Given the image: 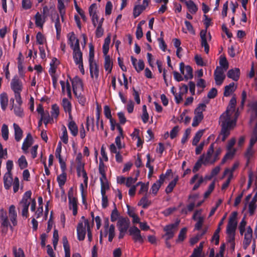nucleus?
<instances>
[{
	"mask_svg": "<svg viewBox=\"0 0 257 257\" xmlns=\"http://www.w3.org/2000/svg\"><path fill=\"white\" fill-rule=\"evenodd\" d=\"M8 214V217L6 216L2 219L3 222L1 224V228H4L2 231L3 233L7 232L9 227L13 232L14 227L18 224V215L14 205H11L9 207Z\"/></svg>",
	"mask_w": 257,
	"mask_h": 257,
	"instance_id": "nucleus-1",
	"label": "nucleus"
},
{
	"mask_svg": "<svg viewBox=\"0 0 257 257\" xmlns=\"http://www.w3.org/2000/svg\"><path fill=\"white\" fill-rule=\"evenodd\" d=\"M236 120L229 118L225 115H221L219 122L222 127L220 137H222V141H224L230 134V131L236 125Z\"/></svg>",
	"mask_w": 257,
	"mask_h": 257,
	"instance_id": "nucleus-2",
	"label": "nucleus"
},
{
	"mask_svg": "<svg viewBox=\"0 0 257 257\" xmlns=\"http://www.w3.org/2000/svg\"><path fill=\"white\" fill-rule=\"evenodd\" d=\"M237 213L233 212L231 213L228 219L226 232L229 242H232L234 239L235 230L237 225Z\"/></svg>",
	"mask_w": 257,
	"mask_h": 257,
	"instance_id": "nucleus-3",
	"label": "nucleus"
},
{
	"mask_svg": "<svg viewBox=\"0 0 257 257\" xmlns=\"http://www.w3.org/2000/svg\"><path fill=\"white\" fill-rule=\"evenodd\" d=\"M115 226L113 224L109 225V219L105 218L103 221V230L100 231V240H101L102 237L108 236V240L109 242H111L115 236Z\"/></svg>",
	"mask_w": 257,
	"mask_h": 257,
	"instance_id": "nucleus-4",
	"label": "nucleus"
},
{
	"mask_svg": "<svg viewBox=\"0 0 257 257\" xmlns=\"http://www.w3.org/2000/svg\"><path fill=\"white\" fill-rule=\"evenodd\" d=\"M206 106L204 103L199 104L194 110V116L193 119L192 126H197L204 118L203 111L205 110Z\"/></svg>",
	"mask_w": 257,
	"mask_h": 257,
	"instance_id": "nucleus-5",
	"label": "nucleus"
},
{
	"mask_svg": "<svg viewBox=\"0 0 257 257\" xmlns=\"http://www.w3.org/2000/svg\"><path fill=\"white\" fill-rule=\"evenodd\" d=\"M236 100L235 97H232L230 99L229 105L227 107L226 110L221 115H225L229 118L236 120L238 117L237 111H235V105Z\"/></svg>",
	"mask_w": 257,
	"mask_h": 257,
	"instance_id": "nucleus-6",
	"label": "nucleus"
},
{
	"mask_svg": "<svg viewBox=\"0 0 257 257\" xmlns=\"http://www.w3.org/2000/svg\"><path fill=\"white\" fill-rule=\"evenodd\" d=\"M68 206L70 210H72L73 215L76 216L77 214L78 201L77 199L73 196L72 188H71L68 193Z\"/></svg>",
	"mask_w": 257,
	"mask_h": 257,
	"instance_id": "nucleus-7",
	"label": "nucleus"
},
{
	"mask_svg": "<svg viewBox=\"0 0 257 257\" xmlns=\"http://www.w3.org/2000/svg\"><path fill=\"white\" fill-rule=\"evenodd\" d=\"M90 226L89 222L86 219L84 222H79L77 227V238L79 240H83L85 237L86 229L88 232V226Z\"/></svg>",
	"mask_w": 257,
	"mask_h": 257,
	"instance_id": "nucleus-8",
	"label": "nucleus"
},
{
	"mask_svg": "<svg viewBox=\"0 0 257 257\" xmlns=\"http://www.w3.org/2000/svg\"><path fill=\"white\" fill-rule=\"evenodd\" d=\"M179 223L180 220H177L175 223L169 224L164 227V230L166 233L163 237L165 240H169L173 237L176 229L179 224Z\"/></svg>",
	"mask_w": 257,
	"mask_h": 257,
	"instance_id": "nucleus-9",
	"label": "nucleus"
},
{
	"mask_svg": "<svg viewBox=\"0 0 257 257\" xmlns=\"http://www.w3.org/2000/svg\"><path fill=\"white\" fill-rule=\"evenodd\" d=\"M73 87V91L75 96L81 92L83 90V83L82 80L78 76H75L70 79Z\"/></svg>",
	"mask_w": 257,
	"mask_h": 257,
	"instance_id": "nucleus-10",
	"label": "nucleus"
},
{
	"mask_svg": "<svg viewBox=\"0 0 257 257\" xmlns=\"http://www.w3.org/2000/svg\"><path fill=\"white\" fill-rule=\"evenodd\" d=\"M96 5L95 4H92L89 8V13L91 18L92 24L94 27H96L97 25H99V23L101 21V19H99V17L96 14Z\"/></svg>",
	"mask_w": 257,
	"mask_h": 257,
	"instance_id": "nucleus-11",
	"label": "nucleus"
},
{
	"mask_svg": "<svg viewBox=\"0 0 257 257\" xmlns=\"http://www.w3.org/2000/svg\"><path fill=\"white\" fill-rule=\"evenodd\" d=\"M214 152V143L210 145L206 154H203V164H213L216 161V158H212V154Z\"/></svg>",
	"mask_w": 257,
	"mask_h": 257,
	"instance_id": "nucleus-12",
	"label": "nucleus"
},
{
	"mask_svg": "<svg viewBox=\"0 0 257 257\" xmlns=\"http://www.w3.org/2000/svg\"><path fill=\"white\" fill-rule=\"evenodd\" d=\"M11 87L15 94L21 93L22 90L23 84L21 80L17 76L14 77L11 82Z\"/></svg>",
	"mask_w": 257,
	"mask_h": 257,
	"instance_id": "nucleus-13",
	"label": "nucleus"
},
{
	"mask_svg": "<svg viewBox=\"0 0 257 257\" xmlns=\"http://www.w3.org/2000/svg\"><path fill=\"white\" fill-rule=\"evenodd\" d=\"M67 38L68 39V43L72 50L80 47L79 40L73 32L69 33L67 35Z\"/></svg>",
	"mask_w": 257,
	"mask_h": 257,
	"instance_id": "nucleus-14",
	"label": "nucleus"
},
{
	"mask_svg": "<svg viewBox=\"0 0 257 257\" xmlns=\"http://www.w3.org/2000/svg\"><path fill=\"white\" fill-rule=\"evenodd\" d=\"M51 19L55 24L56 31V38L57 39H59L61 33V24L59 16L57 13L55 12L54 14L51 15Z\"/></svg>",
	"mask_w": 257,
	"mask_h": 257,
	"instance_id": "nucleus-15",
	"label": "nucleus"
},
{
	"mask_svg": "<svg viewBox=\"0 0 257 257\" xmlns=\"http://www.w3.org/2000/svg\"><path fill=\"white\" fill-rule=\"evenodd\" d=\"M129 233L132 236L135 242L142 243L144 241L143 238L141 234L140 229L136 226H133L129 229Z\"/></svg>",
	"mask_w": 257,
	"mask_h": 257,
	"instance_id": "nucleus-16",
	"label": "nucleus"
},
{
	"mask_svg": "<svg viewBox=\"0 0 257 257\" xmlns=\"http://www.w3.org/2000/svg\"><path fill=\"white\" fill-rule=\"evenodd\" d=\"M225 71L216 68L214 72V79L217 85H221L225 78Z\"/></svg>",
	"mask_w": 257,
	"mask_h": 257,
	"instance_id": "nucleus-17",
	"label": "nucleus"
},
{
	"mask_svg": "<svg viewBox=\"0 0 257 257\" xmlns=\"http://www.w3.org/2000/svg\"><path fill=\"white\" fill-rule=\"evenodd\" d=\"M33 142L34 140L31 134L28 133L26 138L24 139L22 146V150L24 153L26 154L28 153V149L32 145Z\"/></svg>",
	"mask_w": 257,
	"mask_h": 257,
	"instance_id": "nucleus-18",
	"label": "nucleus"
},
{
	"mask_svg": "<svg viewBox=\"0 0 257 257\" xmlns=\"http://www.w3.org/2000/svg\"><path fill=\"white\" fill-rule=\"evenodd\" d=\"M244 232V240L243 241V248L246 249L251 243L252 238V230L250 226H248Z\"/></svg>",
	"mask_w": 257,
	"mask_h": 257,
	"instance_id": "nucleus-19",
	"label": "nucleus"
},
{
	"mask_svg": "<svg viewBox=\"0 0 257 257\" xmlns=\"http://www.w3.org/2000/svg\"><path fill=\"white\" fill-rule=\"evenodd\" d=\"M130 221L128 218H120L117 223V226L119 231H126L130 226Z\"/></svg>",
	"mask_w": 257,
	"mask_h": 257,
	"instance_id": "nucleus-20",
	"label": "nucleus"
},
{
	"mask_svg": "<svg viewBox=\"0 0 257 257\" xmlns=\"http://www.w3.org/2000/svg\"><path fill=\"white\" fill-rule=\"evenodd\" d=\"M61 169L62 170V172L61 174H60L57 176V181L60 189L61 190L63 193H64L63 186L66 182L67 174L65 172V167H63V168Z\"/></svg>",
	"mask_w": 257,
	"mask_h": 257,
	"instance_id": "nucleus-21",
	"label": "nucleus"
},
{
	"mask_svg": "<svg viewBox=\"0 0 257 257\" xmlns=\"http://www.w3.org/2000/svg\"><path fill=\"white\" fill-rule=\"evenodd\" d=\"M131 59L133 65L137 72L139 73L144 69L145 63L143 60L141 59L138 60L133 56H131Z\"/></svg>",
	"mask_w": 257,
	"mask_h": 257,
	"instance_id": "nucleus-22",
	"label": "nucleus"
},
{
	"mask_svg": "<svg viewBox=\"0 0 257 257\" xmlns=\"http://www.w3.org/2000/svg\"><path fill=\"white\" fill-rule=\"evenodd\" d=\"M67 126L72 136L76 137L77 136L78 134V127L76 122L73 120L72 117L71 118H68Z\"/></svg>",
	"mask_w": 257,
	"mask_h": 257,
	"instance_id": "nucleus-23",
	"label": "nucleus"
},
{
	"mask_svg": "<svg viewBox=\"0 0 257 257\" xmlns=\"http://www.w3.org/2000/svg\"><path fill=\"white\" fill-rule=\"evenodd\" d=\"M149 3V0H143V3L142 5H137L135 6L133 12L134 17L137 18L148 7Z\"/></svg>",
	"mask_w": 257,
	"mask_h": 257,
	"instance_id": "nucleus-24",
	"label": "nucleus"
},
{
	"mask_svg": "<svg viewBox=\"0 0 257 257\" xmlns=\"http://www.w3.org/2000/svg\"><path fill=\"white\" fill-rule=\"evenodd\" d=\"M15 99L11 98L10 100L11 103H12L11 110H13L15 114L20 117H23L24 116V112L23 109L21 105H16L14 104Z\"/></svg>",
	"mask_w": 257,
	"mask_h": 257,
	"instance_id": "nucleus-25",
	"label": "nucleus"
},
{
	"mask_svg": "<svg viewBox=\"0 0 257 257\" xmlns=\"http://www.w3.org/2000/svg\"><path fill=\"white\" fill-rule=\"evenodd\" d=\"M60 83L61 86L62 92L63 94H67L69 98H72L71 89L69 82L68 80L66 81H60Z\"/></svg>",
	"mask_w": 257,
	"mask_h": 257,
	"instance_id": "nucleus-26",
	"label": "nucleus"
},
{
	"mask_svg": "<svg viewBox=\"0 0 257 257\" xmlns=\"http://www.w3.org/2000/svg\"><path fill=\"white\" fill-rule=\"evenodd\" d=\"M46 18L42 14L37 12L34 16L35 25L37 27L43 28L45 23L46 21Z\"/></svg>",
	"mask_w": 257,
	"mask_h": 257,
	"instance_id": "nucleus-27",
	"label": "nucleus"
},
{
	"mask_svg": "<svg viewBox=\"0 0 257 257\" xmlns=\"http://www.w3.org/2000/svg\"><path fill=\"white\" fill-rule=\"evenodd\" d=\"M62 105L65 113H68L69 118H71L72 104L71 102L66 98H63L62 101Z\"/></svg>",
	"mask_w": 257,
	"mask_h": 257,
	"instance_id": "nucleus-28",
	"label": "nucleus"
},
{
	"mask_svg": "<svg viewBox=\"0 0 257 257\" xmlns=\"http://www.w3.org/2000/svg\"><path fill=\"white\" fill-rule=\"evenodd\" d=\"M90 76L97 80L99 76V68L96 63L89 64Z\"/></svg>",
	"mask_w": 257,
	"mask_h": 257,
	"instance_id": "nucleus-29",
	"label": "nucleus"
},
{
	"mask_svg": "<svg viewBox=\"0 0 257 257\" xmlns=\"http://www.w3.org/2000/svg\"><path fill=\"white\" fill-rule=\"evenodd\" d=\"M248 113L250 115V120L253 121L257 117V102H252L248 104Z\"/></svg>",
	"mask_w": 257,
	"mask_h": 257,
	"instance_id": "nucleus-30",
	"label": "nucleus"
},
{
	"mask_svg": "<svg viewBox=\"0 0 257 257\" xmlns=\"http://www.w3.org/2000/svg\"><path fill=\"white\" fill-rule=\"evenodd\" d=\"M197 179H198V181L194 184L193 187V190L194 191L197 190L204 181L203 177L196 174L191 179L190 183L191 184H194Z\"/></svg>",
	"mask_w": 257,
	"mask_h": 257,
	"instance_id": "nucleus-31",
	"label": "nucleus"
},
{
	"mask_svg": "<svg viewBox=\"0 0 257 257\" xmlns=\"http://www.w3.org/2000/svg\"><path fill=\"white\" fill-rule=\"evenodd\" d=\"M73 50V58L76 65L83 62L82 53L80 47Z\"/></svg>",
	"mask_w": 257,
	"mask_h": 257,
	"instance_id": "nucleus-32",
	"label": "nucleus"
},
{
	"mask_svg": "<svg viewBox=\"0 0 257 257\" xmlns=\"http://www.w3.org/2000/svg\"><path fill=\"white\" fill-rule=\"evenodd\" d=\"M13 127L14 129L15 139L16 142H19L23 138V132L19 125L16 123H13Z\"/></svg>",
	"mask_w": 257,
	"mask_h": 257,
	"instance_id": "nucleus-33",
	"label": "nucleus"
},
{
	"mask_svg": "<svg viewBox=\"0 0 257 257\" xmlns=\"http://www.w3.org/2000/svg\"><path fill=\"white\" fill-rule=\"evenodd\" d=\"M13 177L12 173H6L4 176V187L6 189H9L12 185Z\"/></svg>",
	"mask_w": 257,
	"mask_h": 257,
	"instance_id": "nucleus-34",
	"label": "nucleus"
},
{
	"mask_svg": "<svg viewBox=\"0 0 257 257\" xmlns=\"http://www.w3.org/2000/svg\"><path fill=\"white\" fill-rule=\"evenodd\" d=\"M108 168L103 162L101 158H99V163L98 166L99 173L100 174L101 177L100 178H106V172L107 171Z\"/></svg>",
	"mask_w": 257,
	"mask_h": 257,
	"instance_id": "nucleus-35",
	"label": "nucleus"
},
{
	"mask_svg": "<svg viewBox=\"0 0 257 257\" xmlns=\"http://www.w3.org/2000/svg\"><path fill=\"white\" fill-rule=\"evenodd\" d=\"M240 75V70L238 68H235L229 70L227 72V77L234 81H237Z\"/></svg>",
	"mask_w": 257,
	"mask_h": 257,
	"instance_id": "nucleus-36",
	"label": "nucleus"
},
{
	"mask_svg": "<svg viewBox=\"0 0 257 257\" xmlns=\"http://www.w3.org/2000/svg\"><path fill=\"white\" fill-rule=\"evenodd\" d=\"M239 162H235L231 168H226L225 169L222 178H224L226 176H229L233 178V174L236 169L239 166Z\"/></svg>",
	"mask_w": 257,
	"mask_h": 257,
	"instance_id": "nucleus-37",
	"label": "nucleus"
},
{
	"mask_svg": "<svg viewBox=\"0 0 257 257\" xmlns=\"http://www.w3.org/2000/svg\"><path fill=\"white\" fill-rule=\"evenodd\" d=\"M61 133L60 135V138L61 141L65 144H67L69 141L68 134L66 126L62 125L61 128Z\"/></svg>",
	"mask_w": 257,
	"mask_h": 257,
	"instance_id": "nucleus-38",
	"label": "nucleus"
},
{
	"mask_svg": "<svg viewBox=\"0 0 257 257\" xmlns=\"http://www.w3.org/2000/svg\"><path fill=\"white\" fill-rule=\"evenodd\" d=\"M61 142H59L56 149L55 156L59 160V162L61 165V168H63V167H65V164L61 156Z\"/></svg>",
	"mask_w": 257,
	"mask_h": 257,
	"instance_id": "nucleus-39",
	"label": "nucleus"
},
{
	"mask_svg": "<svg viewBox=\"0 0 257 257\" xmlns=\"http://www.w3.org/2000/svg\"><path fill=\"white\" fill-rule=\"evenodd\" d=\"M112 66L113 62L109 56L106 55V56H104V69L106 71L108 72V73H110L111 72Z\"/></svg>",
	"mask_w": 257,
	"mask_h": 257,
	"instance_id": "nucleus-40",
	"label": "nucleus"
},
{
	"mask_svg": "<svg viewBox=\"0 0 257 257\" xmlns=\"http://www.w3.org/2000/svg\"><path fill=\"white\" fill-rule=\"evenodd\" d=\"M62 242L65 252L64 257H70V248L67 238L66 236L63 237Z\"/></svg>",
	"mask_w": 257,
	"mask_h": 257,
	"instance_id": "nucleus-41",
	"label": "nucleus"
},
{
	"mask_svg": "<svg viewBox=\"0 0 257 257\" xmlns=\"http://www.w3.org/2000/svg\"><path fill=\"white\" fill-rule=\"evenodd\" d=\"M252 147L253 146H250V145H249L244 154V157L246 159V165H248L250 159L254 156V151Z\"/></svg>",
	"mask_w": 257,
	"mask_h": 257,
	"instance_id": "nucleus-42",
	"label": "nucleus"
},
{
	"mask_svg": "<svg viewBox=\"0 0 257 257\" xmlns=\"http://www.w3.org/2000/svg\"><path fill=\"white\" fill-rule=\"evenodd\" d=\"M100 184H101V194L104 195L106 194V192L109 188V184L106 178H100Z\"/></svg>",
	"mask_w": 257,
	"mask_h": 257,
	"instance_id": "nucleus-43",
	"label": "nucleus"
},
{
	"mask_svg": "<svg viewBox=\"0 0 257 257\" xmlns=\"http://www.w3.org/2000/svg\"><path fill=\"white\" fill-rule=\"evenodd\" d=\"M219 66H217L216 68H221V70L224 71H226L228 68V63L226 60V58L224 56H221L219 58Z\"/></svg>",
	"mask_w": 257,
	"mask_h": 257,
	"instance_id": "nucleus-44",
	"label": "nucleus"
},
{
	"mask_svg": "<svg viewBox=\"0 0 257 257\" xmlns=\"http://www.w3.org/2000/svg\"><path fill=\"white\" fill-rule=\"evenodd\" d=\"M32 192L30 190L26 191L23 195L21 200L20 201V203H26L30 205L31 200Z\"/></svg>",
	"mask_w": 257,
	"mask_h": 257,
	"instance_id": "nucleus-45",
	"label": "nucleus"
},
{
	"mask_svg": "<svg viewBox=\"0 0 257 257\" xmlns=\"http://www.w3.org/2000/svg\"><path fill=\"white\" fill-rule=\"evenodd\" d=\"M110 36L109 35L107 36V37L105 39L104 44L102 46V49H103V53L104 55V56H106V55H108L107 53L109 51V44L110 43Z\"/></svg>",
	"mask_w": 257,
	"mask_h": 257,
	"instance_id": "nucleus-46",
	"label": "nucleus"
},
{
	"mask_svg": "<svg viewBox=\"0 0 257 257\" xmlns=\"http://www.w3.org/2000/svg\"><path fill=\"white\" fill-rule=\"evenodd\" d=\"M59 64V61L57 59L55 58L52 59L50 63V68L49 70V74L56 73L57 66Z\"/></svg>",
	"mask_w": 257,
	"mask_h": 257,
	"instance_id": "nucleus-47",
	"label": "nucleus"
},
{
	"mask_svg": "<svg viewBox=\"0 0 257 257\" xmlns=\"http://www.w3.org/2000/svg\"><path fill=\"white\" fill-rule=\"evenodd\" d=\"M58 9L60 13L62 22H63L65 14V6L63 3V0H58Z\"/></svg>",
	"mask_w": 257,
	"mask_h": 257,
	"instance_id": "nucleus-48",
	"label": "nucleus"
},
{
	"mask_svg": "<svg viewBox=\"0 0 257 257\" xmlns=\"http://www.w3.org/2000/svg\"><path fill=\"white\" fill-rule=\"evenodd\" d=\"M104 21V18H101V21L99 23V25H98L96 27V29L95 31V36L97 38L101 37L104 33V30L102 27V24Z\"/></svg>",
	"mask_w": 257,
	"mask_h": 257,
	"instance_id": "nucleus-49",
	"label": "nucleus"
},
{
	"mask_svg": "<svg viewBox=\"0 0 257 257\" xmlns=\"http://www.w3.org/2000/svg\"><path fill=\"white\" fill-rule=\"evenodd\" d=\"M235 89V87H234V83L232 82L230 83L228 85H227L225 87L224 95L225 96H229L232 92H233Z\"/></svg>",
	"mask_w": 257,
	"mask_h": 257,
	"instance_id": "nucleus-50",
	"label": "nucleus"
},
{
	"mask_svg": "<svg viewBox=\"0 0 257 257\" xmlns=\"http://www.w3.org/2000/svg\"><path fill=\"white\" fill-rule=\"evenodd\" d=\"M17 163L21 169H24L28 167V162L26 157L22 155L18 159Z\"/></svg>",
	"mask_w": 257,
	"mask_h": 257,
	"instance_id": "nucleus-51",
	"label": "nucleus"
},
{
	"mask_svg": "<svg viewBox=\"0 0 257 257\" xmlns=\"http://www.w3.org/2000/svg\"><path fill=\"white\" fill-rule=\"evenodd\" d=\"M151 204V201L148 199L146 195L142 197L138 203V205L142 206L144 208H147Z\"/></svg>",
	"mask_w": 257,
	"mask_h": 257,
	"instance_id": "nucleus-52",
	"label": "nucleus"
},
{
	"mask_svg": "<svg viewBox=\"0 0 257 257\" xmlns=\"http://www.w3.org/2000/svg\"><path fill=\"white\" fill-rule=\"evenodd\" d=\"M195 207V204L194 202H192L189 204L186 207H184L181 211V213L184 215H187L188 212H191L193 210Z\"/></svg>",
	"mask_w": 257,
	"mask_h": 257,
	"instance_id": "nucleus-53",
	"label": "nucleus"
},
{
	"mask_svg": "<svg viewBox=\"0 0 257 257\" xmlns=\"http://www.w3.org/2000/svg\"><path fill=\"white\" fill-rule=\"evenodd\" d=\"M178 180V178L177 177L175 178H174V180H172L169 184V185L167 186V187L165 189V191H166V193L169 194L173 191L174 188L175 187V186L177 184Z\"/></svg>",
	"mask_w": 257,
	"mask_h": 257,
	"instance_id": "nucleus-54",
	"label": "nucleus"
},
{
	"mask_svg": "<svg viewBox=\"0 0 257 257\" xmlns=\"http://www.w3.org/2000/svg\"><path fill=\"white\" fill-rule=\"evenodd\" d=\"M8 104V97L6 93L1 94V108L5 110Z\"/></svg>",
	"mask_w": 257,
	"mask_h": 257,
	"instance_id": "nucleus-55",
	"label": "nucleus"
},
{
	"mask_svg": "<svg viewBox=\"0 0 257 257\" xmlns=\"http://www.w3.org/2000/svg\"><path fill=\"white\" fill-rule=\"evenodd\" d=\"M20 206L22 207V215L23 217L26 218L28 217L29 215L28 209L30 206L29 204L26 203H19Z\"/></svg>",
	"mask_w": 257,
	"mask_h": 257,
	"instance_id": "nucleus-56",
	"label": "nucleus"
},
{
	"mask_svg": "<svg viewBox=\"0 0 257 257\" xmlns=\"http://www.w3.org/2000/svg\"><path fill=\"white\" fill-rule=\"evenodd\" d=\"M13 252L15 257H25L23 250L20 247L17 248L16 246H14Z\"/></svg>",
	"mask_w": 257,
	"mask_h": 257,
	"instance_id": "nucleus-57",
	"label": "nucleus"
},
{
	"mask_svg": "<svg viewBox=\"0 0 257 257\" xmlns=\"http://www.w3.org/2000/svg\"><path fill=\"white\" fill-rule=\"evenodd\" d=\"M204 130H199L196 134L192 141V145L196 146L203 136Z\"/></svg>",
	"mask_w": 257,
	"mask_h": 257,
	"instance_id": "nucleus-58",
	"label": "nucleus"
},
{
	"mask_svg": "<svg viewBox=\"0 0 257 257\" xmlns=\"http://www.w3.org/2000/svg\"><path fill=\"white\" fill-rule=\"evenodd\" d=\"M51 113L53 117L55 118L58 117L60 113V109L57 104H54L52 105Z\"/></svg>",
	"mask_w": 257,
	"mask_h": 257,
	"instance_id": "nucleus-59",
	"label": "nucleus"
},
{
	"mask_svg": "<svg viewBox=\"0 0 257 257\" xmlns=\"http://www.w3.org/2000/svg\"><path fill=\"white\" fill-rule=\"evenodd\" d=\"M2 136L3 138L7 141L9 139V131L8 126L7 124H4L1 128Z\"/></svg>",
	"mask_w": 257,
	"mask_h": 257,
	"instance_id": "nucleus-60",
	"label": "nucleus"
},
{
	"mask_svg": "<svg viewBox=\"0 0 257 257\" xmlns=\"http://www.w3.org/2000/svg\"><path fill=\"white\" fill-rule=\"evenodd\" d=\"M185 4L186 5L187 8L188 9L190 12L191 13H195L197 12L198 10L197 7L192 1H189L187 2H186Z\"/></svg>",
	"mask_w": 257,
	"mask_h": 257,
	"instance_id": "nucleus-61",
	"label": "nucleus"
},
{
	"mask_svg": "<svg viewBox=\"0 0 257 257\" xmlns=\"http://www.w3.org/2000/svg\"><path fill=\"white\" fill-rule=\"evenodd\" d=\"M94 119L93 117H89L87 116L86 117V128L87 131H89V128L90 127L92 131H94Z\"/></svg>",
	"mask_w": 257,
	"mask_h": 257,
	"instance_id": "nucleus-62",
	"label": "nucleus"
},
{
	"mask_svg": "<svg viewBox=\"0 0 257 257\" xmlns=\"http://www.w3.org/2000/svg\"><path fill=\"white\" fill-rule=\"evenodd\" d=\"M185 70V74L184 75V77L187 79L192 78L193 70L191 67L189 65L186 66Z\"/></svg>",
	"mask_w": 257,
	"mask_h": 257,
	"instance_id": "nucleus-63",
	"label": "nucleus"
},
{
	"mask_svg": "<svg viewBox=\"0 0 257 257\" xmlns=\"http://www.w3.org/2000/svg\"><path fill=\"white\" fill-rule=\"evenodd\" d=\"M257 141V127H255L251 135L249 145L253 146Z\"/></svg>",
	"mask_w": 257,
	"mask_h": 257,
	"instance_id": "nucleus-64",
	"label": "nucleus"
}]
</instances>
